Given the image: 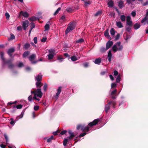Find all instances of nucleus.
Wrapping results in <instances>:
<instances>
[{"label": "nucleus", "mask_w": 148, "mask_h": 148, "mask_svg": "<svg viewBox=\"0 0 148 148\" xmlns=\"http://www.w3.org/2000/svg\"><path fill=\"white\" fill-rule=\"evenodd\" d=\"M33 98H32V95H30L28 97V99L29 101H31Z\"/></svg>", "instance_id": "obj_49"}, {"label": "nucleus", "mask_w": 148, "mask_h": 148, "mask_svg": "<svg viewBox=\"0 0 148 148\" xmlns=\"http://www.w3.org/2000/svg\"><path fill=\"white\" fill-rule=\"evenodd\" d=\"M116 25L119 28H121L123 27V25L121 22L120 21L116 22Z\"/></svg>", "instance_id": "obj_19"}, {"label": "nucleus", "mask_w": 148, "mask_h": 148, "mask_svg": "<svg viewBox=\"0 0 148 148\" xmlns=\"http://www.w3.org/2000/svg\"><path fill=\"white\" fill-rule=\"evenodd\" d=\"M110 33L111 35L114 36L115 33V31L113 28H112L110 30Z\"/></svg>", "instance_id": "obj_26"}, {"label": "nucleus", "mask_w": 148, "mask_h": 148, "mask_svg": "<svg viewBox=\"0 0 148 148\" xmlns=\"http://www.w3.org/2000/svg\"><path fill=\"white\" fill-rule=\"evenodd\" d=\"M31 93L32 94H34V95L33 99L35 100L39 101L40 100L39 98H38L37 97L41 98L42 95V93L41 91V89L40 88H38L36 91H31Z\"/></svg>", "instance_id": "obj_2"}, {"label": "nucleus", "mask_w": 148, "mask_h": 148, "mask_svg": "<svg viewBox=\"0 0 148 148\" xmlns=\"http://www.w3.org/2000/svg\"><path fill=\"white\" fill-rule=\"evenodd\" d=\"M29 24L28 20H25L22 22V27L24 30H25Z\"/></svg>", "instance_id": "obj_8"}, {"label": "nucleus", "mask_w": 148, "mask_h": 148, "mask_svg": "<svg viewBox=\"0 0 148 148\" xmlns=\"http://www.w3.org/2000/svg\"><path fill=\"white\" fill-rule=\"evenodd\" d=\"M39 108V106H35L34 107V110H37Z\"/></svg>", "instance_id": "obj_58"}, {"label": "nucleus", "mask_w": 148, "mask_h": 148, "mask_svg": "<svg viewBox=\"0 0 148 148\" xmlns=\"http://www.w3.org/2000/svg\"><path fill=\"white\" fill-rule=\"evenodd\" d=\"M23 66V63L21 62H20L19 64L18 65V67H21Z\"/></svg>", "instance_id": "obj_52"}, {"label": "nucleus", "mask_w": 148, "mask_h": 148, "mask_svg": "<svg viewBox=\"0 0 148 148\" xmlns=\"http://www.w3.org/2000/svg\"><path fill=\"white\" fill-rule=\"evenodd\" d=\"M45 31H48L49 29V25L47 24L45 26Z\"/></svg>", "instance_id": "obj_31"}, {"label": "nucleus", "mask_w": 148, "mask_h": 148, "mask_svg": "<svg viewBox=\"0 0 148 148\" xmlns=\"http://www.w3.org/2000/svg\"><path fill=\"white\" fill-rule=\"evenodd\" d=\"M148 16V10L146 12L145 17L142 20L141 23H143L145 21H147V24L148 25V19H147Z\"/></svg>", "instance_id": "obj_15"}, {"label": "nucleus", "mask_w": 148, "mask_h": 148, "mask_svg": "<svg viewBox=\"0 0 148 148\" xmlns=\"http://www.w3.org/2000/svg\"><path fill=\"white\" fill-rule=\"evenodd\" d=\"M68 140H69V139H68L67 138L64 139L63 142V144L64 146H65L66 145L68 142Z\"/></svg>", "instance_id": "obj_34"}, {"label": "nucleus", "mask_w": 148, "mask_h": 148, "mask_svg": "<svg viewBox=\"0 0 148 148\" xmlns=\"http://www.w3.org/2000/svg\"><path fill=\"white\" fill-rule=\"evenodd\" d=\"M116 84L115 83H112L111 84V88H115L116 86Z\"/></svg>", "instance_id": "obj_47"}, {"label": "nucleus", "mask_w": 148, "mask_h": 148, "mask_svg": "<svg viewBox=\"0 0 148 148\" xmlns=\"http://www.w3.org/2000/svg\"><path fill=\"white\" fill-rule=\"evenodd\" d=\"M84 41V40L83 38H80L76 41V42L77 43H82Z\"/></svg>", "instance_id": "obj_39"}, {"label": "nucleus", "mask_w": 148, "mask_h": 148, "mask_svg": "<svg viewBox=\"0 0 148 148\" xmlns=\"http://www.w3.org/2000/svg\"><path fill=\"white\" fill-rule=\"evenodd\" d=\"M30 45L29 44L26 43L24 46V48L26 49H27L30 47Z\"/></svg>", "instance_id": "obj_30"}, {"label": "nucleus", "mask_w": 148, "mask_h": 148, "mask_svg": "<svg viewBox=\"0 0 148 148\" xmlns=\"http://www.w3.org/2000/svg\"><path fill=\"white\" fill-rule=\"evenodd\" d=\"M104 35L105 37L107 38L108 39H110V37L109 35V34L108 32V30L107 29L106 31L104 33Z\"/></svg>", "instance_id": "obj_24"}, {"label": "nucleus", "mask_w": 148, "mask_h": 148, "mask_svg": "<svg viewBox=\"0 0 148 148\" xmlns=\"http://www.w3.org/2000/svg\"><path fill=\"white\" fill-rule=\"evenodd\" d=\"M65 18V17L64 15L62 16L60 19V21L61 22H63L64 21Z\"/></svg>", "instance_id": "obj_38"}, {"label": "nucleus", "mask_w": 148, "mask_h": 148, "mask_svg": "<svg viewBox=\"0 0 148 148\" xmlns=\"http://www.w3.org/2000/svg\"><path fill=\"white\" fill-rule=\"evenodd\" d=\"M117 92V90L115 89L112 91L111 92V95L112 96V98L113 99H115L116 98V95Z\"/></svg>", "instance_id": "obj_14"}, {"label": "nucleus", "mask_w": 148, "mask_h": 148, "mask_svg": "<svg viewBox=\"0 0 148 148\" xmlns=\"http://www.w3.org/2000/svg\"><path fill=\"white\" fill-rule=\"evenodd\" d=\"M36 57V55L35 54H32L29 57V59L32 64H34L38 62V61H33Z\"/></svg>", "instance_id": "obj_9"}, {"label": "nucleus", "mask_w": 148, "mask_h": 148, "mask_svg": "<svg viewBox=\"0 0 148 148\" xmlns=\"http://www.w3.org/2000/svg\"><path fill=\"white\" fill-rule=\"evenodd\" d=\"M120 36V34H117L115 38V40L116 41L118 40L119 39Z\"/></svg>", "instance_id": "obj_44"}, {"label": "nucleus", "mask_w": 148, "mask_h": 148, "mask_svg": "<svg viewBox=\"0 0 148 148\" xmlns=\"http://www.w3.org/2000/svg\"><path fill=\"white\" fill-rule=\"evenodd\" d=\"M73 23H70L68 25V26L66 30L65 34H67L69 32L73 30L74 28V26Z\"/></svg>", "instance_id": "obj_6"}, {"label": "nucleus", "mask_w": 148, "mask_h": 148, "mask_svg": "<svg viewBox=\"0 0 148 148\" xmlns=\"http://www.w3.org/2000/svg\"><path fill=\"white\" fill-rule=\"evenodd\" d=\"M17 29L18 31H20L22 29V27L21 26H18L17 27Z\"/></svg>", "instance_id": "obj_64"}, {"label": "nucleus", "mask_w": 148, "mask_h": 148, "mask_svg": "<svg viewBox=\"0 0 148 148\" xmlns=\"http://www.w3.org/2000/svg\"><path fill=\"white\" fill-rule=\"evenodd\" d=\"M47 39V38L46 37H44L41 40V41L42 42H45L46 41Z\"/></svg>", "instance_id": "obj_55"}, {"label": "nucleus", "mask_w": 148, "mask_h": 148, "mask_svg": "<svg viewBox=\"0 0 148 148\" xmlns=\"http://www.w3.org/2000/svg\"><path fill=\"white\" fill-rule=\"evenodd\" d=\"M21 16H23L25 18H27L29 17V14L28 13L26 12L21 11L20 12L19 17H20Z\"/></svg>", "instance_id": "obj_10"}, {"label": "nucleus", "mask_w": 148, "mask_h": 148, "mask_svg": "<svg viewBox=\"0 0 148 148\" xmlns=\"http://www.w3.org/2000/svg\"><path fill=\"white\" fill-rule=\"evenodd\" d=\"M15 51V49L14 48H11L9 49L7 53L8 54L10 57L12 56V53H13Z\"/></svg>", "instance_id": "obj_16"}, {"label": "nucleus", "mask_w": 148, "mask_h": 148, "mask_svg": "<svg viewBox=\"0 0 148 148\" xmlns=\"http://www.w3.org/2000/svg\"><path fill=\"white\" fill-rule=\"evenodd\" d=\"M58 59L60 60V62H61L63 61L64 58H62V56L59 55L58 57Z\"/></svg>", "instance_id": "obj_33"}, {"label": "nucleus", "mask_w": 148, "mask_h": 148, "mask_svg": "<svg viewBox=\"0 0 148 148\" xmlns=\"http://www.w3.org/2000/svg\"><path fill=\"white\" fill-rule=\"evenodd\" d=\"M41 82L40 81H38L36 82V86L37 87L40 88L41 86Z\"/></svg>", "instance_id": "obj_35"}, {"label": "nucleus", "mask_w": 148, "mask_h": 148, "mask_svg": "<svg viewBox=\"0 0 148 148\" xmlns=\"http://www.w3.org/2000/svg\"><path fill=\"white\" fill-rule=\"evenodd\" d=\"M140 24L138 23H136L134 25V28L135 29H137L140 27Z\"/></svg>", "instance_id": "obj_27"}, {"label": "nucleus", "mask_w": 148, "mask_h": 148, "mask_svg": "<svg viewBox=\"0 0 148 148\" xmlns=\"http://www.w3.org/2000/svg\"><path fill=\"white\" fill-rule=\"evenodd\" d=\"M22 105L21 104H19L17 105L16 106H14L13 107H16L17 109H21L22 108Z\"/></svg>", "instance_id": "obj_41"}, {"label": "nucleus", "mask_w": 148, "mask_h": 148, "mask_svg": "<svg viewBox=\"0 0 148 148\" xmlns=\"http://www.w3.org/2000/svg\"><path fill=\"white\" fill-rule=\"evenodd\" d=\"M4 136L5 137V138L6 140V143H7L8 140V137L7 136V135L6 134H4Z\"/></svg>", "instance_id": "obj_48"}, {"label": "nucleus", "mask_w": 148, "mask_h": 148, "mask_svg": "<svg viewBox=\"0 0 148 148\" xmlns=\"http://www.w3.org/2000/svg\"><path fill=\"white\" fill-rule=\"evenodd\" d=\"M5 16L6 17V18L8 20L9 19L10 17V15L9 14L6 12L5 13Z\"/></svg>", "instance_id": "obj_43"}, {"label": "nucleus", "mask_w": 148, "mask_h": 148, "mask_svg": "<svg viewBox=\"0 0 148 148\" xmlns=\"http://www.w3.org/2000/svg\"><path fill=\"white\" fill-rule=\"evenodd\" d=\"M94 62L96 64H99L101 62V59L100 58L96 59Z\"/></svg>", "instance_id": "obj_22"}, {"label": "nucleus", "mask_w": 148, "mask_h": 148, "mask_svg": "<svg viewBox=\"0 0 148 148\" xmlns=\"http://www.w3.org/2000/svg\"><path fill=\"white\" fill-rule=\"evenodd\" d=\"M113 44V42L112 41H109L106 44V49H108Z\"/></svg>", "instance_id": "obj_17"}, {"label": "nucleus", "mask_w": 148, "mask_h": 148, "mask_svg": "<svg viewBox=\"0 0 148 148\" xmlns=\"http://www.w3.org/2000/svg\"><path fill=\"white\" fill-rule=\"evenodd\" d=\"M37 18L36 17L34 16L29 18V20L30 21H34L36 20Z\"/></svg>", "instance_id": "obj_28"}, {"label": "nucleus", "mask_w": 148, "mask_h": 148, "mask_svg": "<svg viewBox=\"0 0 148 148\" xmlns=\"http://www.w3.org/2000/svg\"><path fill=\"white\" fill-rule=\"evenodd\" d=\"M131 14L132 16L134 17L136 16V13L135 11H133L131 13Z\"/></svg>", "instance_id": "obj_61"}, {"label": "nucleus", "mask_w": 148, "mask_h": 148, "mask_svg": "<svg viewBox=\"0 0 148 148\" xmlns=\"http://www.w3.org/2000/svg\"><path fill=\"white\" fill-rule=\"evenodd\" d=\"M123 48V47L121 45V43L120 42H119L114 44L112 47V49L113 51L115 52L117 51H121Z\"/></svg>", "instance_id": "obj_3"}, {"label": "nucleus", "mask_w": 148, "mask_h": 148, "mask_svg": "<svg viewBox=\"0 0 148 148\" xmlns=\"http://www.w3.org/2000/svg\"><path fill=\"white\" fill-rule=\"evenodd\" d=\"M34 41L35 44H36L37 41V37H35L34 38Z\"/></svg>", "instance_id": "obj_60"}, {"label": "nucleus", "mask_w": 148, "mask_h": 148, "mask_svg": "<svg viewBox=\"0 0 148 148\" xmlns=\"http://www.w3.org/2000/svg\"><path fill=\"white\" fill-rule=\"evenodd\" d=\"M47 84H44V85L43 86V89L45 91L46 90L47 88Z\"/></svg>", "instance_id": "obj_57"}, {"label": "nucleus", "mask_w": 148, "mask_h": 148, "mask_svg": "<svg viewBox=\"0 0 148 148\" xmlns=\"http://www.w3.org/2000/svg\"><path fill=\"white\" fill-rule=\"evenodd\" d=\"M101 10L99 11L96 14H95V16H97L100 15L101 14Z\"/></svg>", "instance_id": "obj_37"}, {"label": "nucleus", "mask_w": 148, "mask_h": 148, "mask_svg": "<svg viewBox=\"0 0 148 148\" xmlns=\"http://www.w3.org/2000/svg\"><path fill=\"white\" fill-rule=\"evenodd\" d=\"M42 77V75L41 74H39L35 77V79L37 81H40Z\"/></svg>", "instance_id": "obj_18"}, {"label": "nucleus", "mask_w": 148, "mask_h": 148, "mask_svg": "<svg viewBox=\"0 0 148 148\" xmlns=\"http://www.w3.org/2000/svg\"><path fill=\"white\" fill-rule=\"evenodd\" d=\"M86 132H84V133H81V134L80 135H79V137H83V136H84L85 135H86Z\"/></svg>", "instance_id": "obj_59"}, {"label": "nucleus", "mask_w": 148, "mask_h": 148, "mask_svg": "<svg viewBox=\"0 0 148 148\" xmlns=\"http://www.w3.org/2000/svg\"><path fill=\"white\" fill-rule=\"evenodd\" d=\"M108 49H106V48H105L104 47H102L101 48L100 51L101 52H103L105 51Z\"/></svg>", "instance_id": "obj_45"}, {"label": "nucleus", "mask_w": 148, "mask_h": 148, "mask_svg": "<svg viewBox=\"0 0 148 148\" xmlns=\"http://www.w3.org/2000/svg\"><path fill=\"white\" fill-rule=\"evenodd\" d=\"M118 5L120 9H122L124 6V2L122 0H120L118 2Z\"/></svg>", "instance_id": "obj_13"}, {"label": "nucleus", "mask_w": 148, "mask_h": 148, "mask_svg": "<svg viewBox=\"0 0 148 148\" xmlns=\"http://www.w3.org/2000/svg\"><path fill=\"white\" fill-rule=\"evenodd\" d=\"M61 89L62 87H59L57 89V92L56 94V96L57 97H58L59 95L61 92Z\"/></svg>", "instance_id": "obj_23"}, {"label": "nucleus", "mask_w": 148, "mask_h": 148, "mask_svg": "<svg viewBox=\"0 0 148 148\" xmlns=\"http://www.w3.org/2000/svg\"><path fill=\"white\" fill-rule=\"evenodd\" d=\"M120 19L122 22H124L126 20V17L124 15H121L120 17Z\"/></svg>", "instance_id": "obj_25"}, {"label": "nucleus", "mask_w": 148, "mask_h": 148, "mask_svg": "<svg viewBox=\"0 0 148 148\" xmlns=\"http://www.w3.org/2000/svg\"><path fill=\"white\" fill-rule=\"evenodd\" d=\"M30 53V52L29 51H26L24 52L23 55V57L24 58H25Z\"/></svg>", "instance_id": "obj_29"}, {"label": "nucleus", "mask_w": 148, "mask_h": 148, "mask_svg": "<svg viewBox=\"0 0 148 148\" xmlns=\"http://www.w3.org/2000/svg\"><path fill=\"white\" fill-rule=\"evenodd\" d=\"M68 132L69 135V136L67 137V138L69 140L72 139L75 136V135L71 130H69Z\"/></svg>", "instance_id": "obj_12"}, {"label": "nucleus", "mask_w": 148, "mask_h": 148, "mask_svg": "<svg viewBox=\"0 0 148 148\" xmlns=\"http://www.w3.org/2000/svg\"><path fill=\"white\" fill-rule=\"evenodd\" d=\"M4 53L3 52H1L0 53V55L1 56V58L3 61V64L4 65L5 64H9L10 63L12 60H9L6 61L4 58Z\"/></svg>", "instance_id": "obj_7"}, {"label": "nucleus", "mask_w": 148, "mask_h": 148, "mask_svg": "<svg viewBox=\"0 0 148 148\" xmlns=\"http://www.w3.org/2000/svg\"><path fill=\"white\" fill-rule=\"evenodd\" d=\"M108 61L109 62H110L111 61V59L112 57L111 51L110 50L108 52Z\"/></svg>", "instance_id": "obj_21"}, {"label": "nucleus", "mask_w": 148, "mask_h": 148, "mask_svg": "<svg viewBox=\"0 0 148 148\" xmlns=\"http://www.w3.org/2000/svg\"><path fill=\"white\" fill-rule=\"evenodd\" d=\"M111 104H112V106L114 108H115V106L116 105V103L114 101H110L106 106L105 109L106 113H107L109 110L110 109V106Z\"/></svg>", "instance_id": "obj_5"}, {"label": "nucleus", "mask_w": 148, "mask_h": 148, "mask_svg": "<svg viewBox=\"0 0 148 148\" xmlns=\"http://www.w3.org/2000/svg\"><path fill=\"white\" fill-rule=\"evenodd\" d=\"M49 54L47 56L49 60L52 59L54 56L56 55L55 51L54 49H50L48 51Z\"/></svg>", "instance_id": "obj_4"}, {"label": "nucleus", "mask_w": 148, "mask_h": 148, "mask_svg": "<svg viewBox=\"0 0 148 148\" xmlns=\"http://www.w3.org/2000/svg\"><path fill=\"white\" fill-rule=\"evenodd\" d=\"M10 36H11V37H10V38L11 39L13 40L15 38V36L13 34H10Z\"/></svg>", "instance_id": "obj_56"}, {"label": "nucleus", "mask_w": 148, "mask_h": 148, "mask_svg": "<svg viewBox=\"0 0 148 148\" xmlns=\"http://www.w3.org/2000/svg\"><path fill=\"white\" fill-rule=\"evenodd\" d=\"M35 25L34 23L32 22L31 23L30 28L33 29L35 27Z\"/></svg>", "instance_id": "obj_46"}, {"label": "nucleus", "mask_w": 148, "mask_h": 148, "mask_svg": "<svg viewBox=\"0 0 148 148\" xmlns=\"http://www.w3.org/2000/svg\"><path fill=\"white\" fill-rule=\"evenodd\" d=\"M85 3V6H87L88 5H89L90 4V1H85L84 2Z\"/></svg>", "instance_id": "obj_51"}, {"label": "nucleus", "mask_w": 148, "mask_h": 148, "mask_svg": "<svg viewBox=\"0 0 148 148\" xmlns=\"http://www.w3.org/2000/svg\"><path fill=\"white\" fill-rule=\"evenodd\" d=\"M143 6H146L148 5V0H147L143 4Z\"/></svg>", "instance_id": "obj_54"}, {"label": "nucleus", "mask_w": 148, "mask_h": 148, "mask_svg": "<svg viewBox=\"0 0 148 148\" xmlns=\"http://www.w3.org/2000/svg\"><path fill=\"white\" fill-rule=\"evenodd\" d=\"M121 80V77L120 75H119L118 76L116 79V82L117 83H118Z\"/></svg>", "instance_id": "obj_36"}, {"label": "nucleus", "mask_w": 148, "mask_h": 148, "mask_svg": "<svg viewBox=\"0 0 148 148\" xmlns=\"http://www.w3.org/2000/svg\"><path fill=\"white\" fill-rule=\"evenodd\" d=\"M53 136H51L50 138H48L47 139V142H48V143L50 142L51 141V140L52 139H53Z\"/></svg>", "instance_id": "obj_42"}, {"label": "nucleus", "mask_w": 148, "mask_h": 148, "mask_svg": "<svg viewBox=\"0 0 148 148\" xmlns=\"http://www.w3.org/2000/svg\"><path fill=\"white\" fill-rule=\"evenodd\" d=\"M16 103V101H14V102H9L8 103V105L11 106V105H12V104H15Z\"/></svg>", "instance_id": "obj_53"}, {"label": "nucleus", "mask_w": 148, "mask_h": 148, "mask_svg": "<svg viewBox=\"0 0 148 148\" xmlns=\"http://www.w3.org/2000/svg\"><path fill=\"white\" fill-rule=\"evenodd\" d=\"M135 1V0H126V2L128 4V5H129L130 4H132L131 1L134 2Z\"/></svg>", "instance_id": "obj_40"}, {"label": "nucleus", "mask_w": 148, "mask_h": 148, "mask_svg": "<svg viewBox=\"0 0 148 148\" xmlns=\"http://www.w3.org/2000/svg\"><path fill=\"white\" fill-rule=\"evenodd\" d=\"M71 59L73 61H75L77 60V57L75 56H72L71 57Z\"/></svg>", "instance_id": "obj_32"}, {"label": "nucleus", "mask_w": 148, "mask_h": 148, "mask_svg": "<svg viewBox=\"0 0 148 148\" xmlns=\"http://www.w3.org/2000/svg\"><path fill=\"white\" fill-rule=\"evenodd\" d=\"M127 25L131 26L132 25V22L131 20L130 16H128L126 17Z\"/></svg>", "instance_id": "obj_11"}, {"label": "nucleus", "mask_w": 148, "mask_h": 148, "mask_svg": "<svg viewBox=\"0 0 148 148\" xmlns=\"http://www.w3.org/2000/svg\"><path fill=\"white\" fill-rule=\"evenodd\" d=\"M126 30L127 32H130L131 30V28L130 27H127L126 29Z\"/></svg>", "instance_id": "obj_62"}, {"label": "nucleus", "mask_w": 148, "mask_h": 148, "mask_svg": "<svg viewBox=\"0 0 148 148\" xmlns=\"http://www.w3.org/2000/svg\"><path fill=\"white\" fill-rule=\"evenodd\" d=\"M10 120L11 121L10 122V123L11 125H14L15 124V122L13 120L12 118L10 119Z\"/></svg>", "instance_id": "obj_50"}, {"label": "nucleus", "mask_w": 148, "mask_h": 148, "mask_svg": "<svg viewBox=\"0 0 148 148\" xmlns=\"http://www.w3.org/2000/svg\"><path fill=\"white\" fill-rule=\"evenodd\" d=\"M67 132V131L66 130H64L62 131L61 133L60 134L62 135H63L65 134Z\"/></svg>", "instance_id": "obj_63"}, {"label": "nucleus", "mask_w": 148, "mask_h": 148, "mask_svg": "<svg viewBox=\"0 0 148 148\" xmlns=\"http://www.w3.org/2000/svg\"><path fill=\"white\" fill-rule=\"evenodd\" d=\"M114 5V3L112 0H110L108 3V6L110 8L112 7Z\"/></svg>", "instance_id": "obj_20"}, {"label": "nucleus", "mask_w": 148, "mask_h": 148, "mask_svg": "<svg viewBox=\"0 0 148 148\" xmlns=\"http://www.w3.org/2000/svg\"><path fill=\"white\" fill-rule=\"evenodd\" d=\"M99 120L97 119H95L92 122L89 123L88 124V126L85 127L84 125H79L77 126V130L81 129V130L83 131H88L89 130V127H91L93 125H96L98 123Z\"/></svg>", "instance_id": "obj_1"}]
</instances>
